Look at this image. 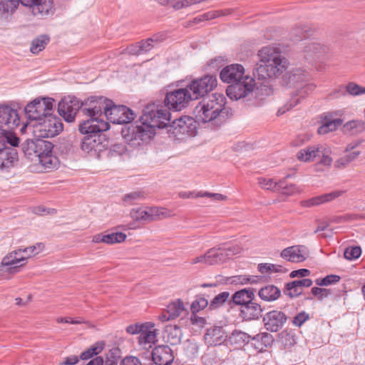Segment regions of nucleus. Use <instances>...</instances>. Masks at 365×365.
<instances>
[{
	"mask_svg": "<svg viewBox=\"0 0 365 365\" xmlns=\"http://www.w3.org/2000/svg\"><path fill=\"white\" fill-rule=\"evenodd\" d=\"M81 148L83 152L99 157L100 153L106 149L105 138L98 135L85 136L82 139Z\"/></svg>",
	"mask_w": 365,
	"mask_h": 365,
	"instance_id": "nucleus-13",
	"label": "nucleus"
},
{
	"mask_svg": "<svg viewBox=\"0 0 365 365\" xmlns=\"http://www.w3.org/2000/svg\"><path fill=\"white\" fill-rule=\"evenodd\" d=\"M225 96L215 93L203 98L194 109V114L198 122L209 123L215 127H220L225 121L227 112Z\"/></svg>",
	"mask_w": 365,
	"mask_h": 365,
	"instance_id": "nucleus-4",
	"label": "nucleus"
},
{
	"mask_svg": "<svg viewBox=\"0 0 365 365\" xmlns=\"http://www.w3.org/2000/svg\"><path fill=\"white\" fill-rule=\"evenodd\" d=\"M229 293L227 292H222L217 295L210 302L209 305L210 309H215L225 304L229 297Z\"/></svg>",
	"mask_w": 365,
	"mask_h": 365,
	"instance_id": "nucleus-49",
	"label": "nucleus"
},
{
	"mask_svg": "<svg viewBox=\"0 0 365 365\" xmlns=\"http://www.w3.org/2000/svg\"><path fill=\"white\" fill-rule=\"evenodd\" d=\"M258 184L262 189L267 190H271L273 192H278L280 190V188H279V181L276 182L272 178H259Z\"/></svg>",
	"mask_w": 365,
	"mask_h": 365,
	"instance_id": "nucleus-43",
	"label": "nucleus"
},
{
	"mask_svg": "<svg viewBox=\"0 0 365 365\" xmlns=\"http://www.w3.org/2000/svg\"><path fill=\"white\" fill-rule=\"evenodd\" d=\"M167 341L171 345L178 344L182 339V333L180 327L177 325H168L165 328Z\"/></svg>",
	"mask_w": 365,
	"mask_h": 365,
	"instance_id": "nucleus-32",
	"label": "nucleus"
},
{
	"mask_svg": "<svg viewBox=\"0 0 365 365\" xmlns=\"http://www.w3.org/2000/svg\"><path fill=\"white\" fill-rule=\"evenodd\" d=\"M217 84L216 76L205 75L192 80L186 86L189 90L192 100H197L212 91Z\"/></svg>",
	"mask_w": 365,
	"mask_h": 365,
	"instance_id": "nucleus-8",
	"label": "nucleus"
},
{
	"mask_svg": "<svg viewBox=\"0 0 365 365\" xmlns=\"http://www.w3.org/2000/svg\"><path fill=\"white\" fill-rule=\"evenodd\" d=\"M286 321V315L278 310L270 311L265 314L263 317L265 329L272 332H276L282 329Z\"/></svg>",
	"mask_w": 365,
	"mask_h": 365,
	"instance_id": "nucleus-17",
	"label": "nucleus"
},
{
	"mask_svg": "<svg viewBox=\"0 0 365 365\" xmlns=\"http://www.w3.org/2000/svg\"><path fill=\"white\" fill-rule=\"evenodd\" d=\"M250 336L241 331H234L230 336V341L232 344L242 345V344L247 343L250 341Z\"/></svg>",
	"mask_w": 365,
	"mask_h": 365,
	"instance_id": "nucleus-45",
	"label": "nucleus"
},
{
	"mask_svg": "<svg viewBox=\"0 0 365 365\" xmlns=\"http://www.w3.org/2000/svg\"><path fill=\"white\" fill-rule=\"evenodd\" d=\"M196 197H210L212 200H215V201H222V200H225L227 199V197L222 194L211 193V192H199L196 194Z\"/></svg>",
	"mask_w": 365,
	"mask_h": 365,
	"instance_id": "nucleus-59",
	"label": "nucleus"
},
{
	"mask_svg": "<svg viewBox=\"0 0 365 365\" xmlns=\"http://www.w3.org/2000/svg\"><path fill=\"white\" fill-rule=\"evenodd\" d=\"M227 334L222 327H212L207 329L204 335L205 343L207 346H219L227 339Z\"/></svg>",
	"mask_w": 365,
	"mask_h": 365,
	"instance_id": "nucleus-20",
	"label": "nucleus"
},
{
	"mask_svg": "<svg viewBox=\"0 0 365 365\" xmlns=\"http://www.w3.org/2000/svg\"><path fill=\"white\" fill-rule=\"evenodd\" d=\"M157 329H155L154 324L146 322L138 336V343L144 349L150 348L153 344L157 342Z\"/></svg>",
	"mask_w": 365,
	"mask_h": 365,
	"instance_id": "nucleus-21",
	"label": "nucleus"
},
{
	"mask_svg": "<svg viewBox=\"0 0 365 365\" xmlns=\"http://www.w3.org/2000/svg\"><path fill=\"white\" fill-rule=\"evenodd\" d=\"M230 14L228 10L225 11H211L202 14V17L205 21L216 19L219 16Z\"/></svg>",
	"mask_w": 365,
	"mask_h": 365,
	"instance_id": "nucleus-60",
	"label": "nucleus"
},
{
	"mask_svg": "<svg viewBox=\"0 0 365 365\" xmlns=\"http://www.w3.org/2000/svg\"><path fill=\"white\" fill-rule=\"evenodd\" d=\"M18 160V153L14 148L3 145L0 149V170L11 167Z\"/></svg>",
	"mask_w": 365,
	"mask_h": 365,
	"instance_id": "nucleus-25",
	"label": "nucleus"
},
{
	"mask_svg": "<svg viewBox=\"0 0 365 365\" xmlns=\"http://www.w3.org/2000/svg\"><path fill=\"white\" fill-rule=\"evenodd\" d=\"M257 56L259 60L254 74L258 79L276 78L288 68L289 63L287 58L274 47H263L258 51Z\"/></svg>",
	"mask_w": 365,
	"mask_h": 365,
	"instance_id": "nucleus-3",
	"label": "nucleus"
},
{
	"mask_svg": "<svg viewBox=\"0 0 365 365\" xmlns=\"http://www.w3.org/2000/svg\"><path fill=\"white\" fill-rule=\"evenodd\" d=\"M309 78L310 76L306 71L296 68L288 71L283 76V81L287 86L298 88L301 85L309 81Z\"/></svg>",
	"mask_w": 365,
	"mask_h": 365,
	"instance_id": "nucleus-19",
	"label": "nucleus"
},
{
	"mask_svg": "<svg viewBox=\"0 0 365 365\" xmlns=\"http://www.w3.org/2000/svg\"><path fill=\"white\" fill-rule=\"evenodd\" d=\"M152 359L157 365H170L174 356L168 346H158L153 350Z\"/></svg>",
	"mask_w": 365,
	"mask_h": 365,
	"instance_id": "nucleus-23",
	"label": "nucleus"
},
{
	"mask_svg": "<svg viewBox=\"0 0 365 365\" xmlns=\"http://www.w3.org/2000/svg\"><path fill=\"white\" fill-rule=\"evenodd\" d=\"M309 255L307 248L303 245H294L284 249L280 256L285 260L291 262H304Z\"/></svg>",
	"mask_w": 365,
	"mask_h": 365,
	"instance_id": "nucleus-18",
	"label": "nucleus"
},
{
	"mask_svg": "<svg viewBox=\"0 0 365 365\" xmlns=\"http://www.w3.org/2000/svg\"><path fill=\"white\" fill-rule=\"evenodd\" d=\"M38 163L45 169H53L58 167L59 161L56 156L53 155L52 151L36 159Z\"/></svg>",
	"mask_w": 365,
	"mask_h": 365,
	"instance_id": "nucleus-35",
	"label": "nucleus"
},
{
	"mask_svg": "<svg viewBox=\"0 0 365 365\" xmlns=\"http://www.w3.org/2000/svg\"><path fill=\"white\" fill-rule=\"evenodd\" d=\"M130 217L136 222L150 221L149 209L143 207H134L130 211Z\"/></svg>",
	"mask_w": 365,
	"mask_h": 365,
	"instance_id": "nucleus-38",
	"label": "nucleus"
},
{
	"mask_svg": "<svg viewBox=\"0 0 365 365\" xmlns=\"http://www.w3.org/2000/svg\"><path fill=\"white\" fill-rule=\"evenodd\" d=\"M258 295L264 301L272 302L280 297L281 291L277 287L269 284L261 288Z\"/></svg>",
	"mask_w": 365,
	"mask_h": 365,
	"instance_id": "nucleus-29",
	"label": "nucleus"
},
{
	"mask_svg": "<svg viewBox=\"0 0 365 365\" xmlns=\"http://www.w3.org/2000/svg\"><path fill=\"white\" fill-rule=\"evenodd\" d=\"M322 144H314L301 149L297 154V159L304 163L312 162L320 157Z\"/></svg>",
	"mask_w": 365,
	"mask_h": 365,
	"instance_id": "nucleus-26",
	"label": "nucleus"
},
{
	"mask_svg": "<svg viewBox=\"0 0 365 365\" xmlns=\"http://www.w3.org/2000/svg\"><path fill=\"white\" fill-rule=\"evenodd\" d=\"M53 102L51 98H37L26 105L25 113L31 121L41 120L43 118L52 115Z\"/></svg>",
	"mask_w": 365,
	"mask_h": 365,
	"instance_id": "nucleus-6",
	"label": "nucleus"
},
{
	"mask_svg": "<svg viewBox=\"0 0 365 365\" xmlns=\"http://www.w3.org/2000/svg\"><path fill=\"white\" fill-rule=\"evenodd\" d=\"M207 306L208 301L202 297L197 296L191 304V312L192 313H197Z\"/></svg>",
	"mask_w": 365,
	"mask_h": 365,
	"instance_id": "nucleus-51",
	"label": "nucleus"
},
{
	"mask_svg": "<svg viewBox=\"0 0 365 365\" xmlns=\"http://www.w3.org/2000/svg\"><path fill=\"white\" fill-rule=\"evenodd\" d=\"M239 250V248H237ZM238 252V250L235 252L231 249L228 248H212L210 249L206 253V261L207 264L212 265L219 262H224L227 258Z\"/></svg>",
	"mask_w": 365,
	"mask_h": 365,
	"instance_id": "nucleus-22",
	"label": "nucleus"
},
{
	"mask_svg": "<svg viewBox=\"0 0 365 365\" xmlns=\"http://www.w3.org/2000/svg\"><path fill=\"white\" fill-rule=\"evenodd\" d=\"M255 80L252 77H245V80L230 85L226 93L232 100H240L250 95L255 88Z\"/></svg>",
	"mask_w": 365,
	"mask_h": 365,
	"instance_id": "nucleus-11",
	"label": "nucleus"
},
{
	"mask_svg": "<svg viewBox=\"0 0 365 365\" xmlns=\"http://www.w3.org/2000/svg\"><path fill=\"white\" fill-rule=\"evenodd\" d=\"M140 120V125H130L121 131L123 138L134 146L150 140L155 135V128H168V133L179 140L195 136L197 131V120L185 115L170 123L168 109L154 103L144 108Z\"/></svg>",
	"mask_w": 365,
	"mask_h": 365,
	"instance_id": "nucleus-1",
	"label": "nucleus"
},
{
	"mask_svg": "<svg viewBox=\"0 0 365 365\" xmlns=\"http://www.w3.org/2000/svg\"><path fill=\"white\" fill-rule=\"evenodd\" d=\"M19 4V0H0V11L12 13L17 8Z\"/></svg>",
	"mask_w": 365,
	"mask_h": 365,
	"instance_id": "nucleus-48",
	"label": "nucleus"
},
{
	"mask_svg": "<svg viewBox=\"0 0 365 365\" xmlns=\"http://www.w3.org/2000/svg\"><path fill=\"white\" fill-rule=\"evenodd\" d=\"M327 48L317 41H310L304 43L303 52L306 58L312 57L317 53H325Z\"/></svg>",
	"mask_w": 365,
	"mask_h": 365,
	"instance_id": "nucleus-34",
	"label": "nucleus"
},
{
	"mask_svg": "<svg viewBox=\"0 0 365 365\" xmlns=\"http://www.w3.org/2000/svg\"><path fill=\"white\" fill-rule=\"evenodd\" d=\"M43 248L44 245L41 242L26 247H19V250H21V253L25 255V257H23L25 258V264H26L28 259L42 252Z\"/></svg>",
	"mask_w": 365,
	"mask_h": 365,
	"instance_id": "nucleus-40",
	"label": "nucleus"
},
{
	"mask_svg": "<svg viewBox=\"0 0 365 365\" xmlns=\"http://www.w3.org/2000/svg\"><path fill=\"white\" fill-rule=\"evenodd\" d=\"M342 123L343 121L340 118L331 119L325 118L322 121V125L318 128V133L319 135H324L329 132L334 131Z\"/></svg>",
	"mask_w": 365,
	"mask_h": 365,
	"instance_id": "nucleus-33",
	"label": "nucleus"
},
{
	"mask_svg": "<svg viewBox=\"0 0 365 365\" xmlns=\"http://www.w3.org/2000/svg\"><path fill=\"white\" fill-rule=\"evenodd\" d=\"M255 297L252 289H243L236 292L232 296L233 302L236 304L244 305L252 301Z\"/></svg>",
	"mask_w": 365,
	"mask_h": 365,
	"instance_id": "nucleus-30",
	"label": "nucleus"
},
{
	"mask_svg": "<svg viewBox=\"0 0 365 365\" xmlns=\"http://www.w3.org/2000/svg\"><path fill=\"white\" fill-rule=\"evenodd\" d=\"M259 281V277L257 276L248 277L246 275H240L232 277V282L235 284H255Z\"/></svg>",
	"mask_w": 365,
	"mask_h": 365,
	"instance_id": "nucleus-52",
	"label": "nucleus"
},
{
	"mask_svg": "<svg viewBox=\"0 0 365 365\" xmlns=\"http://www.w3.org/2000/svg\"><path fill=\"white\" fill-rule=\"evenodd\" d=\"M83 105V115L88 118L79 124L82 134L98 133L109 129V123L102 118L103 110L107 120L114 124H127L135 118L132 110L125 106H116L103 96L88 98Z\"/></svg>",
	"mask_w": 365,
	"mask_h": 365,
	"instance_id": "nucleus-2",
	"label": "nucleus"
},
{
	"mask_svg": "<svg viewBox=\"0 0 365 365\" xmlns=\"http://www.w3.org/2000/svg\"><path fill=\"white\" fill-rule=\"evenodd\" d=\"M322 148L320 149L322 152H320V157H322L320 163L324 165L329 166L332 163V158L330 157L331 155V149L324 145H322Z\"/></svg>",
	"mask_w": 365,
	"mask_h": 365,
	"instance_id": "nucleus-53",
	"label": "nucleus"
},
{
	"mask_svg": "<svg viewBox=\"0 0 365 365\" xmlns=\"http://www.w3.org/2000/svg\"><path fill=\"white\" fill-rule=\"evenodd\" d=\"M252 339L261 341L265 347L271 346L274 341L273 336L267 332L258 334Z\"/></svg>",
	"mask_w": 365,
	"mask_h": 365,
	"instance_id": "nucleus-54",
	"label": "nucleus"
},
{
	"mask_svg": "<svg viewBox=\"0 0 365 365\" xmlns=\"http://www.w3.org/2000/svg\"><path fill=\"white\" fill-rule=\"evenodd\" d=\"M346 91L349 94L353 96H359L365 93V88L361 87L354 83H349L346 86Z\"/></svg>",
	"mask_w": 365,
	"mask_h": 365,
	"instance_id": "nucleus-57",
	"label": "nucleus"
},
{
	"mask_svg": "<svg viewBox=\"0 0 365 365\" xmlns=\"http://www.w3.org/2000/svg\"><path fill=\"white\" fill-rule=\"evenodd\" d=\"M309 316L304 312L299 313L295 316L292 320V324L296 327H301L307 320H308Z\"/></svg>",
	"mask_w": 365,
	"mask_h": 365,
	"instance_id": "nucleus-61",
	"label": "nucleus"
},
{
	"mask_svg": "<svg viewBox=\"0 0 365 365\" xmlns=\"http://www.w3.org/2000/svg\"><path fill=\"white\" fill-rule=\"evenodd\" d=\"M22 150L25 156L29 160L36 162V159L53 150V145L48 141L41 138L27 139L22 143Z\"/></svg>",
	"mask_w": 365,
	"mask_h": 365,
	"instance_id": "nucleus-7",
	"label": "nucleus"
},
{
	"mask_svg": "<svg viewBox=\"0 0 365 365\" xmlns=\"http://www.w3.org/2000/svg\"><path fill=\"white\" fill-rule=\"evenodd\" d=\"M145 326V323L139 324L136 323L130 324L126 327V331L130 334H140L142 329Z\"/></svg>",
	"mask_w": 365,
	"mask_h": 365,
	"instance_id": "nucleus-62",
	"label": "nucleus"
},
{
	"mask_svg": "<svg viewBox=\"0 0 365 365\" xmlns=\"http://www.w3.org/2000/svg\"><path fill=\"white\" fill-rule=\"evenodd\" d=\"M185 311L183 302L180 299L175 300L170 303L166 309V312L170 314L173 319L180 317V315Z\"/></svg>",
	"mask_w": 365,
	"mask_h": 365,
	"instance_id": "nucleus-37",
	"label": "nucleus"
},
{
	"mask_svg": "<svg viewBox=\"0 0 365 365\" xmlns=\"http://www.w3.org/2000/svg\"><path fill=\"white\" fill-rule=\"evenodd\" d=\"M258 269L262 274H269L272 272H287V269L279 264L270 263L259 264Z\"/></svg>",
	"mask_w": 365,
	"mask_h": 365,
	"instance_id": "nucleus-42",
	"label": "nucleus"
},
{
	"mask_svg": "<svg viewBox=\"0 0 365 365\" xmlns=\"http://www.w3.org/2000/svg\"><path fill=\"white\" fill-rule=\"evenodd\" d=\"M141 198V195L140 192H133L128 194H126L123 197V201L125 203L131 204L134 201L140 200Z\"/></svg>",
	"mask_w": 365,
	"mask_h": 365,
	"instance_id": "nucleus-64",
	"label": "nucleus"
},
{
	"mask_svg": "<svg viewBox=\"0 0 365 365\" xmlns=\"http://www.w3.org/2000/svg\"><path fill=\"white\" fill-rule=\"evenodd\" d=\"M49 41L47 36L41 35L31 41L30 51L34 54H37L43 51Z\"/></svg>",
	"mask_w": 365,
	"mask_h": 365,
	"instance_id": "nucleus-39",
	"label": "nucleus"
},
{
	"mask_svg": "<svg viewBox=\"0 0 365 365\" xmlns=\"http://www.w3.org/2000/svg\"><path fill=\"white\" fill-rule=\"evenodd\" d=\"M279 188H280V190L278 192L287 196L299 193L301 191L300 189L294 184H286L284 180H279Z\"/></svg>",
	"mask_w": 365,
	"mask_h": 365,
	"instance_id": "nucleus-44",
	"label": "nucleus"
},
{
	"mask_svg": "<svg viewBox=\"0 0 365 365\" xmlns=\"http://www.w3.org/2000/svg\"><path fill=\"white\" fill-rule=\"evenodd\" d=\"M126 235L123 232H113L104 235V243L111 245L114 243H120L125 241Z\"/></svg>",
	"mask_w": 365,
	"mask_h": 365,
	"instance_id": "nucleus-46",
	"label": "nucleus"
},
{
	"mask_svg": "<svg viewBox=\"0 0 365 365\" xmlns=\"http://www.w3.org/2000/svg\"><path fill=\"white\" fill-rule=\"evenodd\" d=\"M240 312L245 320H254L258 319L261 317L262 309L259 304L252 300L242 307Z\"/></svg>",
	"mask_w": 365,
	"mask_h": 365,
	"instance_id": "nucleus-28",
	"label": "nucleus"
},
{
	"mask_svg": "<svg viewBox=\"0 0 365 365\" xmlns=\"http://www.w3.org/2000/svg\"><path fill=\"white\" fill-rule=\"evenodd\" d=\"M317 88L315 83L309 81L305 82L301 85L297 91L292 94L291 99L283 107H281L277 110V115H283L287 110L299 104L302 100L304 99L307 96L313 93Z\"/></svg>",
	"mask_w": 365,
	"mask_h": 365,
	"instance_id": "nucleus-12",
	"label": "nucleus"
},
{
	"mask_svg": "<svg viewBox=\"0 0 365 365\" xmlns=\"http://www.w3.org/2000/svg\"><path fill=\"white\" fill-rule=\"evenodd\" d=\"M340 277L337 275H328L323 279H319L316 281L317 284L319 286H327L331 284L339 282Z\"/></svg>",
	"mask_w": 365,
	"mask_h": 365,
	"instance_id": "nucleus-58",
	"label": "nucleus"
},
{
	"mask_svg": "<svg viewBox=\"0 0 365 365\" xmlns=\"http://www.w3.org/2000/svg\"><path fill=\"white\" fill-rule=\"evenodd\" d=\"M361 255V249L359 246L348 247L345 249L344 256L349 260L359 258Z\"/></svg>",
	"mask_w": 365,
	"mask_h": 365,
	"instance_id": "nucleus-50",
	"label": "nucleus"
},
{
	"mask_svg": "<svg viewBox=\"0 0 365 365\" xmlns=\"http://www.w3.org/2000/svg\"><path fill=\"white\" fill-rule=\"evenodd\" d=\"M8 133L5 135L0 136L1 140L4 143V146H7L6 143L9 144L11 148H14L19 145V139L15 135L7 131Z\"/></svg>",
	"mask_w": 365,
	"mask_h": 365,
	"instance_id": "nucleus-55",
	"label": "nucleus"
},
{
	"mask_svg": "<svg viewBox=\"0 0 365 365\" xmlns=\"http://www.w3.org/2000/svg\"><path fill=\"white\" fill-rule=\"evenodd\" d=\"M148 209L150 222L171 216L170 212L163 207H150Z\"/></svg>",
	"mask_w": 365,
	"mask_h": 365,
	"instance_id": "nucleus-41",
	"label": "nucleus"
},
{
	"mask_svg": "<svg viewBox=\"0 0 365 365\" xmlns=\"http://www.w3.org/2000/svg\"><path fill=\"white\" fill-rule=\"evenodd\" d=\"M120 365H142V363L138 357L128 356L120 361Z\"/></svg>",
	"mask_w": 365,
	"mask_h": 365,
	"instance_id": "nucleus-63",
	"label": "nucleus"
},
{
	"mask_svg": "<svg viewBox=\"0 0 365 365\" xmlns=\"http://www.w3.org/2000/svg\"><path fill=\"white\" fill-rule=\"evenodd\" d=\"M365 130V123L361 120H353L348 121L343 126V132L345 134L355 135Z\"/></svg>",
	"mask_w": 365,
	"mask_h": 365,
	"instance_id": "nucleus-31",
	"label": "nucleus"
},
{
	"mask_svg": "<svg viewBox=\"0 0 365 365\" xmlns=\"http://www.w3.org/2000/svg\"><path fill=\"white\" fill-rule=\"evenodd\" d=\"M343 193V191L336 190L329 193H326L322 195L316 196L309 200H304L301 202L302 206L304 207H311L313 206H318L322 204L329 202L339 197Z\"/></svg>",
	"mask_w": 365,
	"mask_h": 365,
	"instance_id": "nucleus-24",
	"label": "nucleus"
},
{
	"mask_svg": "<svg viewBox=\"0 0 365 365\" xmlns=\"http://www.w3.org/2000/svg\"><path fill=\"white\" fill-rule=\"evenodd\" d=\"M29 128H32L34 138H48L58 135L63 130V124L61 119L50 115L41 120L31 123Z\"/></svg>",
	"mask_w": 365,
	"mask_h": 365,
	"instance_id": "nucleus-5",
	"label": "nucleus"
},
{
	"mask_svg": "<svg viewBox=\"0 0 365 365\" xmlns=\"http://www.w3.org/2000/svg\"><path fill=\"white\" fill-rule=\"evenodd\" d=\"M30 8L32 14L39 18H43L53 13L52 0H38Z\"/></svg>",
	"mask_w": 365,
	"mask_h": 365,
	"instance_id": "nucleus-27",
	"label": "nucleus"
},
{
	"mask_svg": "<svg viewBox=\"0 0 365 365\" xmlns=\"http://www.w3.org/2000/svg\"><path fill=\"white\" fill-rule=\"evenodd\" d=\"M85 100L83 102H80L79 100L75 96H66L64 97L58 103V113L68 123L73 122L77 111L81 108V112L83 114V109L85 106L83 103L86 102Z\"/></svg>",
	"mask_w": 365,
	"mask_h": 365,
	"instance_id": "nucleus-9",
	"label": "nucleus"
},
{
	"mask_svg": "<svg viewBox=\"0 0 365 365\" xmlns=\"http://www.w3.org/2000/svg\"><path fill=\"white\" fill-rule=\"evenodd\" d=\"M158 42L159 37L158 36H153L152 38L139 42L138 45L140 49H141L142 54L151 50Z\"/></svg>",
	"mask_w": 365,
	"mask_h": 365,
	"instance_id": "nucleus-47",
	"label": "nucleus"
},
{
	"mask_svg": "<svg viewBox=\"0 0 365 365\" xmlns=\"http://www.w3.org/2000/svg\"><path fill=\"white\" fill-rule=\"evenodd\" d=\"M220 77L223 82L234 84L250 76L245 73V68L242 65L231 64L222 68Z\"/></svg>",
	"mask_w": 365,
	"mask_h": 365,
	"instance_id": "nucleus-16",
	"label": "nucleus"
},
{
	"mask_svg": "<svg viewBox=\"0 0 365 365\" xmlns=\"http://www.w3.org/2000/svg\"><path fill=\"white\" fill-rule=\"evenodd\" d=\"M20 254L21 253L19 248L7 253L1 259L0 271H4L9 274L19 272L18 269L25 265V258L17 257V255Z\"/></svg>",
	"mask_w": 365,
	"mask_h": 365,
	"instance_id": "nucleus-14",
	"label": "nucleus"
},
{
	"mask_svg": "<svg viewBox=\"0 0 365 365\" xmlns=\"http://www.w3.org/2000/svg\"><path fill=\"white\" fill-rule=\"evenodd\" d=\"M302 293V290L298 286L292 284V282L286 284L284 294L291 298L299 296Z\"/></svg>",
	"mask_w": 365,
	"mask_h": 365,
	"instance_id": "nucleus-56",
	"label": "nucleus"
},
{
	"mask_svg": "<svg viewBox=\"0 0 365 365\" xmlns=\"http://www.w3.org/2000/svg\"><path fill=\"white\" fill-rule=\"evenodd\" d=\"M193 101L188 88H180L167 93L165 103L170 108L180 110L185 108L190 101Z\"/></svg>",
	"mask_w": 365,
	"mask_h": 365,
	"instance_id": "nucleus-10",
	"label": "nucleus"
},
{
	"mask_svg": "<svg viewBox=\"0 0 365 365\" xmlns=\"http://www.w3.org/2000/svg\"><path fill=\"white\" fill-rule=\"evenodd\" d=\"M17 111L9 106H0V130L11 131L19 125Z\"/></svg>",
	"mask_w": 365,
	"mask_h": 365,
	"instance_id": "nucleus-15",
	"label": "nucleus"
},
{
	"mask_svg": "<svg viewBox=\"0 0 365 365\" xmlns=\"http://www.w3.org/2000/svg\"><path fill=\"white\" fill-rule=\"evenodd\" d=\"M105 346V343L103 341H98L93 345H92L89 349L82 352L80 355V359L82 360H87L92 358L94 356L100 354Z\"/></svg>",
	"mask_w": 365,
	"mask_h": 365,
	"instance_id": "nucleus-36",
	"label": "nucleus"
}]
</instances>
